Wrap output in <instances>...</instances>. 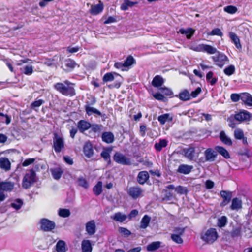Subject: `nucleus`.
Wrapping results in <instances>:
<instances>
[{
    "instance_id": "f257e3e1",
    "label": "nucleus",
    "mask_w": 252,
    "mask_h": 252,
    "mask_svg": "<svg viewBox=\"0 0 252 252\" xmlns=\"http://www.w3.org/2000/svg\"><path fill=\"white\" fill-rule=\"evenodd\" d=\"M75 84L66 80L63 82H58L54 85V88L62 94L69 97L76 95Z\"/></svg>"
},
{
    "instance_id": "f03ea898",
    "label": "nucleus",
    "mask_w": 252,
    "mask_h": 252,
    "mask_svg": "<svg viewBox=\"0 0 252 252\" xmlns=\"http://www.w3.org/2000/svg\"><path fill=\"white\" fill-rule=\"evenodd\" d=\"M218 237V233L215 228H210L201 235V239L206 243L209 244H213Z\"/></svg>"
},
{
    "instance_id": "7ed1b4c3",
    "label": "nucleus",
    "mask_w": 252,
    "mask_h": 252,
    "mask_svg": "<svg viewBox=\"0 0 252 252\" xmlns=\"http://www.w3.org/2000/svg\"><path fill=\"white\" fill-rule=\"evenodd\" d=\"M36 182V173L33 169H31L29 173H26L22 180V187L25 189L30 188Z\"/></svg>"
},
{
    "instance_id": "20e7f679",
    "label": "nucleus",
    "mask_w": 252,
    "mask_h": 252,
    "mask_svg": "<svg viewBox=\"0 0 252 252\" xmlns=\"http://www.w3.org/2000/svg\"><path fill=\"white\" fill-rule=\"evenodd\" d=\"M182 154L189 160H195L199 157V152H196V147L189 146L188 148H184Z\"/></svg>"
},
{
    "instance_id": "39448f33",
    "label": "nucleus",
    "mask_w": 252,
    "mask_h": 252,
    "mask_svg": "<svg viewBox=\"0 0 252 252\" xmlns=\"http://www.w3.org/2000/svg\"><path fill=\"white\" fill-rule=\"evenodd\" d=\"M53 140L52 147L56 153H60L64 149V141L63 137L60 136L57 133H55Z\"/></svg>"
},
{
    "instance_id": "423d86ee",
    "label": "nucleus",
    "mask_w": 252,
    "mask_h": 252,
    "mask_svg": "<svg viewBox=\"0 0 252 252\" xmlns=\"http://www.w3.org/2000/svg\"><path fill=\"white\" fill-rule=\"evenodd\" d=\"M216 56L212 57L213 61L215 63L217 66L222 68L225 64L229 63L228 58L224 54L219 51Z\"/></svg>"
},
{
    "instance_id": "0eeeda50",
    "label": "nucleus",
    "mask_w": 252,
    "mask_h": 252,
    "mask_svg": "<svg viewBox=\"0 0 252 252\" xmlns=\"http://www.w3.org/2000/svg\"><path fill=\"white\" fill-rule=\"evenodd\" d=\"M40 229L43 231H51L56 227L55 223L46 218H43L40 220Z\"/></svg>"
},
{
    "instance_id": "6e6552de",
    "label": "nucleus",
    "mask_w": 252,
    "mask_h": 252,
    "mask_svg": "<svg viewBox=\"0 0 252 252\" xmlns=\"http://www.w3.org/2000/svg\"><path fill=\"white\" fill-rule=\"evenodd\" d=\"M113 160L117 163L124 165H130V159L122 153L116 152L113 156Z\"/></svg>"
},
{
    "instance_id": "1a4fd4ad",
    "label": "nucleus",
    "mask_w": 252,
    "mask_h": 252,
    "mask_svg": "<svg viewBox=\"0 0 252 252\" xmlns=\"http://www.w3.org/2000/svg\"><path fill=\"white\" fill-rule=\"evenodd\" d=\"M234 119L240 123L250 121L252 119V114L246 110H244L235 114Z\"/></svg>"
},
{
    "instance_id": "9d476101",
    "label": "nucleus",
    "mask_w": 252,
    "mask_h": 252,
    "mask_svg": "<svg viewBox=\"0 0 252 252\" xmlns=\"http://www.w3.org/2000/svg\"><path fill=\"white\" fill-rule=\"evenodd\" d=\"M220 195L223 199L222 201L220 204V206L221 207H224L231 201L232 192L230 191L222 190L220 192Z\"/></svg>"
},
{
    "instance_id": "9b49d317",
    "label": "nucleus",
    "mask_w": 252,
    "mask_h": 252,
    "mask_svg": "<svg viewBox=\"0 0 252 252\" xmlns=\"http://www.w3.org/2000/svg\"><path fill=\"white\" fill-rule=\"evenodd\" d=\"M104 9V4L101 1H99V3L97 4H92L89 9V13L92 15H97L101 13Z\"/></svg>"
},
{
    "instance_id": "f8f14e48",
    "label": "nucleus",
    "mask_w": 252,
    "mask_h": 252,
    "mask_svg": "<svg viewBox=\"0 0 252 252\" xmlns=\"http://www.w3.org/2000/svg\"><path fill=\"white\" fill-rule=\"evenodd\" d=\"M174 231L177 234H171V239L177 244H182L183 243V240L181 237V235H182L184 233V229L177 227L175 229Z\"/></svg>"
},
{
    "instance_id": "ddd939ff",
    "label": "nucleus",
    "mask_w": 252,
    "mask_h": 252,
    "mask_svg": "<svg viewBox=\"0 0 252 252\" xmlns=\"http://www.w3.org/2000/svg\"><path fill=\"white\" fill-rule=\"evenodd\" d=\"M127 193L132 198L137 199L142 194V190L139 187H131L128 189Z\"/></svg>"
},
{
    "instance_id": "4468645a",
    "label": "nucleus",
    "mask_w": 252,
    "mask_h": 252,
    "mask_svg": "<svg viewBox=\"0 0 252 252\" xmlns=\"http://www.w3.org/2000/svg\"><path fill=\"white\" fill-rule=\"evenodd\" d=\"M205 155V161L212 162L215 160V158L217 156V154L216 151H214L212 148H207L204 152Z\"/></svg>"
},
{
    "instance_id": "2eb2a0df",
    "label": "nucleus",
    "mask_w": 252,
    "mask_h": 252,
    "mask_svg": "<svg viewBox=\"0 0 252 252\" xmlns=\"http://www.w3.org/2000/svg\"><path fill=\"white\" fill-rule=\"evenodd\" d=\"M149 174L147 171H141L139 172L137 176V181L140 185H144L149 179Z\"/></svg>"
},
{
    "instance_id": "dca6fc26",
    "label": "nucleus",
    "mask_w": 252,
    "mask_h": 252,
    "mask_svg": "<svg viewBox=\"0 0 252 252\" xmlns=\"http://www.w3.org/2000/svg\"><path fill=\"white\" fill-rule=\"evenodd\" d=\"M91 127V124L85 120H81L77 123V128L81 133H84Z\"/></svg>"
},
{
    "instance_id": "f3484780",
    "label": "nucleus",
    "mask_w": 252,
    "mask_h": 252,
    "mask_svg": "<svg viewBox=\"0 0 252 252\" xmlns=\"http://www.w3.org/2000/svg\"><path fill=\"white\" fill-rule=\"evenodd\" d=\"M83 152L88 158H91L94 155V148L91 143L86 142L83 147Z\"/></svg>"
},
{
    "instance_id": "a211bd4d",
    "label": "nucleus",
    "mask_w": 252,
    "mask_h": 252,
    "mask_svg": "<svg viewBox=\"0 0 252 252\" xmlns=\"http://www.w3.org/2000/svg\"><path fill=\"white\" fill-rule=\"evenodd\" d=\"M77 65L76 62L71 59H67L64 61V69L67 72L72 71Z\"/></svg>"
},
{
    "instance_id": "6ab92c4d",
    "label": "nucleus",
    "mask_w": 252,
    "mask_h": 252,
    "mask_svg": "<svg viewBox=\"0 0 252 252\" xmlns=\"http://www.w3.org/2000/svg\"><path fill=\"white\" fill-rule=\"evenodd\" d=\"M86 230L89 235H93L96 232V225L94 220H91L86 224Z\"/></svg>"
},
{
    "instance_id": "aec40b11",
    "label": "nucleus",
    "mask_w": 252,
    "mask_h": 252,
    "mask_svg": "<svg viewBox=\"0 0 252 252\" xmlns=\"http://www.w3.org/2000/svg\"><path fill=\"white\" fill-rule=\"evenodd\" d=\"M164 83V80L159 75H156L152 81L151 84L155 88H161Z\"/></svg>"
},
{
    "instance_id": "412c9836",
    "label": "nucleus",
    "mask_w": 252,
    "mask_h": 252,
    "mask_svg": "<svg viewBox=\"0 0 252 252\" xmlns=\"http://www.w3.org/2000/svg\"><path fill=\"white\" fill-rule=\"evenodd\" d=\"M112 151L111 148H105L100 154L101 157L103 158L104 160L107 163L108 165L111 163V156L110 153Z\"/></svg>"
},
{
    "instance_id": "4be33fe9",
    "label": "nucleus",
    "mask_w": 252,
    "mask_h": 252,
    "mask_svg": "<svg viewBox=\"0 0 252 252\" xmlns=\"http://www.w3.org/2000/svg\"><path fill=\"white\" fill-rule=\"evenodd\" d=\"M176 97L183 101H187L191 99L190 93L187 89L182 90L178 95H176Z\"/></svg>"
},
{
    "instance_id": "5701e85b",
    "label": "nucleus",
    "mask_w": 252,
    "mask_h": 252,
    "mask_svg": "<svg viewBox=\"0 0 252 252\" xmlns=\"http://www.w3.org/2000/svg\"><path fill=\"white\" fill-rule=\"evenodd\" d=\"M101 137L102 141L107 144L113 143L115 139L114 135L111 132H104Z\"/></svg>"
},
{
    "instance_id": "b1692460",
    "label": "nucleus",
    "mask_w": 252,
    "mask_h": 252,
    "mask_svg": "<svg viewBox=\"0 0 252 252\" xmlns=\"http://www.w3.org/2000/svg\"><path fill=\"white\" fill-rule=\"evenodd\" d=\"M230 208L232 210L238 211L239 209H241L242 208V200L237 197L233 198Z\"/></svg>"
},
{
    "instance_id": "393cba45",
    "label": "nucleus",
    "mask_w": 252,
    "mask_h": 252,
    "mask_svg": "<svg viewBox=\"0 0 252 252\" xmlns=\"http://www.w3.org/2000/svg\"><path fill=\"white\" fill-rule=\"evenodd\" d=\"M229 37L237 49H242V46L240 43V39L235 33L233 32H229Z\"/></svg>"
},
{
    "instance_id": "a878e982",
    "label": "nucleus",
    "mask_w": 252,
    "mask_h": 252,
    "mask_svg": "<svg viewBox=\"0 0 252 252\" xmlns=\"http://www.w3.org/2000/svg\"><path fill=\"white\" fill-rule=\"evenodd\" d=\"M193 168L192 166L187 164H181L179 166L177 172L181 174H189Z\"/></svg>"
},
{
    "instance_id": "bb28decb",
    "label": "nucleus",
    "mask_w": 252,
    "mask_h": 252,
    "mask_svg": "<svg viewBox=\"0 0 252 252\" xmlns=\"http://www.w3.org/2000/svg\"><path fill=\"white\" fill-rule=\"evenodd\" d=\"M82 252H92V246L91 241L89 240H83L81 243Z\"/></svg>"
},
{
    "instance_id": "cd10ccee",
    "label": "nucleus",
    "mask_w": 252,
    "mask_h": 252,
    "mask_svg": "<svg viewBox=\"0 0 252 252\" xmlns=\"http://www.w3.org/2000/svg\"><path fill=\"white\" fill-rule=\"evenodd\" d=\"M127 218L126 215L123 214L122 213L120 212L115 213L114 215L111 216V219L120 222H123Z\"/></svg>"
},
{
    "instance_id": "c85d7f7f",
    "label": "nucleus",
    "mask_w": 252,
    "mask_h": 252,
    "mask_svg": "<svg viewBox=\"0 0 252 252\" xmlns=\"http://www.w3.org/2000/svg\"><path fill=\"white\" fill-rule=\"evenodd\" d=\"M215 149L216 152H217L225 158L228 159L230 158L229 152L223 147L220 146H217L215 147Z\"/></svg>"
},
{
    "instance_id": "c756f323",
    "label": "nucleus",
    "mask_w": 252,
    "mask_h": 252,
    "mask_svg": "<svg viewBox=\"0 0 252 252\" xmlns=\"http://www.w3.org/2000/svg\"><path fill=\"white\" fill-rule=\"evenodd\" d=\"M158 119L161 125H164L166 122H172L173 121V117L171 116L169 113H165L159 116Z\"/></svg>"
},
{
    "instance_id": "7c9ffc66",
    "label": "nucleus",
    "mask_w": 252,
    "mask_h": 252,
    "mask_svg": "<svg viewBox=\"0 0 252 252\" xmlns=\"http://www.w3.org/2000/svg\"><path fill=\"white\" fill-rule=\"evenodd\" d=\"M220 140L225 145L227 146H231L232 141L231 139L228 137L224 131H221L220 133Z\"/></svg>"
},
{
    "instance_id": "2f4dec72",
    "label": "nucleus",
    "mask_w": 252,
    "mask_h": 252,
    "mask_svg": "<svg viewBox=\"0 0 252 252\" xmlns=\"http://www.w3.org/2000/svg\"><path fill=\"white\" fill-rule=\"evenodd\" d=\"M195 30L192 28H188L187 30L184 28H181L179 30L178 32L182 34H185L188 39H190L193 35L194 34Z\"/></svg>"
},
{
    "instance_id": "473e14b6",
    "label": "nucleus",
    "mask_w": 252,
    "mask_h": 252,
    "mask_svg": "<svg viewBox=\"0 0 252 252\" xmlns=\"http://www.w3.org/2000/svg\"><path fill=\"white\" fill-rule=\"evenodd\" d=\"M85 109L86 114L88 116H91L93 114H95L99 116H103L102 113L99 110L95 108L90 107L89 105H85Z\"/></svg>"
},
{
    "instance_id": "72a5a7b5",
    "label": "nucleus",
    "mask_w": 252,
    "mask_h": 252,
    "mask_svg": "<svg viewBox=\"0 0 252 252\" xmlns=\"http://www.w3.org/2000/svg\"><path fill=\"white\" fill-rule=\"evenodd\" d=\"M241 100L246 104L252 106V96L248 93H243L241 95Z\"/></svg>"
},
{
    "instance_id": "f704fd0d",
    "label": "nucleus",
    "mask_w": 252,
    "mask_h": 252,
    "mask_svg": "<svg viewBox=\"0 0 252 252\" xmlns=\"http://www.w3.org/2000/svg\"><path fill=\"white\" fill-rule=\"evenodd\" d=\"M168 145V141L165 139H160L158 142L154 145V148L157 152H160L163 148L166 147Z\"/></svg>"
},
{
    "instance_id": "c9c22d12",
    "label": "nucleus",
    "mask_w": 252,
    "mask_h": 252,
    "mask_svg": "<svg viewBox=\"0 0 252 252\" xmlns=\"http://www.w3.org/2000/svg\"><path fill=\"white\" fill-rule=\"evenodd\" d=\"M138 4L137 2L131 1L129 0H124L121 5V9L123 11L127 10L129 7H132L135 5Z\"/></svg>"
},
{
    "instance_id": "e433bc0d",
    "label": "nucleus",
    "mask_w": 252,
    "mask_h": 252,
    "mask_svg": "<svg viewBox=\"0 0 252 252\" xmlns=\"http://www.w3.org/2000/svg\"><path fill=\"white\" fill-rule=\"evenodd\" d=\"M161 242H153L148 245L146 247V250L148 252H154L158 249L161 246Z\"/></svg>"
},
{
    "instance_id": "4c0bfd02",
    "label": "nucleus",
    "mask_w": 252,
    "mask_h": 252,
    "mask_svg": "<svg viewBox=\"0 0 252 252\" xmlns=\"http://www.w3.org/2000/svg\"><path fill=\"white\" fill-rule=\"evenodd\" d=\"M50 171L53 177L56 180L60 179L63 172V171L60 167L51 168Z\"/></svg>"
},
{
    "instance_id": "58836bf2",
    "label": "nucleus",
    "mask_w": 252,
    "mask_h": 252,
    "mask_svg": "<svg viewBox=\"0 0 252 252\" xmlns=\"http://www.w3.org/2000/svg\"><path fill=\"white\" fill-rule=\"evenodd\" d=\"M151 221V217L147 215H145L141 219L140 227L146 229L149 225Z\"/></svg>"
},
{
    "instance_id": "ea45409f",
    "label": "nucleus",
    "mask_w": 252,
    "mask_h": 252,
    "mask_svg": "<svg viewBox=\"0 0 252 252\" xmlns=\"http://www.w3.org/2000/svg\"><path fill=\"white\" fill-rule=\"evenodd\" d=\"M11 163L10 161L6 158L0 159V167L2 169L9 170L10 169Z\"/></svg>"
},
{
    "instance_id": "a19ab883",
    "label": "nucleus",
    "mask_w": 252,
    "mask_h": 252,
    "mask_svg": "<svg viewBox=\"0 0 252 252\" xmlns=\"http://www.w3.org/2000/svg\"><path fill=\"white\" fill-rule=\"evenodd\" d=\"M114 74L116 75H119V74L113 72H107L105 74L102 78L103 82L106 83L113 81L114 80Z\"/></svg>"
},
{
    "instance_id": "79ce46f5",
    "label": "nucleus",
    "mask_w": 252,
    "mask_h": 252,
    "mask_svg": "<svg viewBox=\"0 0 252 252\" xmlns=\"http://www.w3.org/2000/svg\"><path fill=\"white\" fill-rule=\"evenodd\" d=\"M214 73L210 71L206 74V80L211 85H214L218 81V78L216 77H213Z\"/></svg>"
},
{
    "instance_id": "37998d69",
    "label": "nucleus",
    "mask_w": 252,
    "mask_h": 252,
    "mask_svg": "<svg viewBox=\"0 0 252 252\" xmlns=\"http://www.w3.org/2000/svg\"><path fill=\"white\" fill-rule=\"evenodd\" d=\"M66 244L64 241L59 240L56 245L57 252H66Z\"/></svg>"
},
{
    "instance_id": "c03bdc74",
    "label": "nucleus",
    "mask_w": 252,
    "mask_h": 252,
    "mask_svg": "<svg viewBox=\"0 0 252 252\" xmlns=\"http://www.w3.org/2000/svg\"><path fill=\"white\" fill-rule=\"evenodd\" d=\"M93 192L96 196L99 195L102 192V183L98 181L93 188Z\"/></svg>"
},
{
    "instance_id": "a18cd8bd",
    "label": "nucleus",
    "mask_w": 252,
    "mask_h": 252,
    "mask_svg": "<svg viewBox=\"0 0 252 252\" xmlns=\"http://www.w3.org/2000/svg\"><path fill=\"white\" fill-rule=\"evenodd\" d=\"M159 90L164 96L165 95L170 98L173 97V92L170 89L164 86L160 88Z\"/></svg>"
},
{
    "instance_id": "49530a36",
    "label": "nucleus",
    "mask_w": 252,
    "mask_h": 252,
    "mask_svg": "<svg viewBox=\"0 0 252 252\" xmlns=\"http://www.w3.org/2000/svg\"><path fill=\"white\" fill-rule=\"evenodd\" d=\"M136 63V61L133 56L129 55L124 62V67H128Z\"/></svg>"
},
{
    "instance_id": "de8ad7c7",
    "label": "nucleus",
    "mask_w": 252,
    "mask_h": 252,
    "mask_svg": "<svg viewBox=\"0 0 252 252\" xmlns=\"http://www.w3.org/2000/svg\"><path fill=\"white\" fill-rule=\"evenodd\" d=\"M227 223V218L225 216H222L218 219L217 226L220 228L224 227Z\"/></svg>"
},
{
    "instance_id": "09e8293b",
    "label": "nucleus",
    "mask_w": 252,
    "mask_h": 252,
    "mask_svg": "<svg viewBox=\"0 0 252 252\" xmlns=\"http://www.w3.org/2000/svg\"><path fill=\"white\" fill-rule=\"evenodd\" d=\"M23 204V200L21 199H16L14 202L11 203V207L15 209L16 210H19Z\"/></svg>"
},
{
    "instance_id": "8fccbe9b",
    "label": "nucleus",
    "mask_w": 252,
    "mask_h": 252,
    "mask_svg": "<svg viewBox=\"0 0 252 252\" xmlns=\"http://www.w3.org/2000/svg\"><path fill=\"white\" fill-rule=\"evenodd\" d=\"M234 138L237 140H241L244 136L243 130L241 128H237L234 131Z\"/></svg>"
},
{
    "instance_id": "3c124183",
    "label": "nucleus",
    "mask_w": 252,
    "mask_h": 252,
    "mask_svg": "<svg viewBox=\"0 0 252 252\" xmlns=\"http://www.w3.org/2000/svg\"><path fill=\"white\" fill-rule=\"evenodd\" d=\"M11 117L7 114H4L0 112V122L1 123H5L7 125L11 122Z\"/></svg>"
},
{
    "instance_id": "603ef678",
    "label": "nucleus",
    "mask_w": 252,
    "mask_h": 252,
    "mask_svg": "<svg viewBox=\"0 0 252 252\" xmlns=\"http://www.w3.org/2000/svg\"><path fill=\"white\" fill-rule=\"evenodd\" d=\"M204 49V52H206L209 54H213L218 52L216 48L208 44H205Z\"/></svg>"
},
{
    "instance_id": "864d4df0",
    "label": "nucleus",
    "mask_w": 252,
    "mask_h": 252,
    "mask_svg": "<svg viewBox=\"0 0 252 252\" xmlns=\"http://www.w3.org/2000/svg\"><path fill=\"white\" fill-rule=\"evenodd\" d=\"M235 71V66L233 65H230L224 69L223 72L225 75L231 76L234 73Z\"/></svg>"
},
{
    "instance_id": "5fc2aeb1",
    "label": "nucleus",
    "mask_w": 252,
    "mask_h": 252,
    "mask_svg": "<svg viewBox=\"0 0 252 252\" xmlns=\"http://www.w3.org/2000/svg\"><path fill=\"white\" fill-rule=\"evenodd\" d=\"M237 10V8L233 5H228L224 8V11L230 14H235Z\"/></svg>"
},
{
    "instance_id": "6e6d98bb",
    "label": "nucleus",
    "mask_w": 252,
    "mask_h": 252,
    "mask_svg": "<svg viewBox=\"0 0 252 252\" xmlns=\"http://www.w3.org/2000/svg\"><path fill=\"white\" fill-rule=\"evenodd\" d=\"M175 191L179 194H187L188 192L187 188L181 185L176 188Z\"/></svg>"
},
{
    "instance_id": "4d7b16f0",
    "label": "nucleus",
    "mask_w": 252,
    "mask_h": 252,
    "mask_svg": "<svg viewBox=\"0 0 252 252\" xmlns=\"http://www.w3.org/2000/svg\"><path fill=\"white\" fill-rule=\"evenodd\" d=\"M22 72L26 75H31L33 72V67L32 65H26L23 67Z\"/></svg>"
},
{
    "instance_id": "13d9d810",
    "label": "nucleus",
    "mask_w": 252,
    "mask_h": 252,
    "mask_svg": "<svg viewBox=\"0 0 252 252\" xmlns=\"http://www.w3.org/2000/svg\"><path fill=\"white\" fill-rule=\"evenodd\" d=\"M78 185L84 188V189H88L89 187V183L87 180L83 177H80L78 179Z\"/></svg>"
},
{
    "instance_id": "bf43d9fd",
    "label": "nucleus",
    "mask_w": 252,
    "mask_h": 252,
    "mask_svg": "<svg viewBox=\"0 0 252 252\" xmlns=\"http://www.w3.org/2000/svg\"><path fill=\"white\" fill-rule=\"evenodd\" d=\"M153 97L156 100L161 101L162 102H166L167 101V99L166 97L164 96L162 94L159 93H156L153 94Z\"/></svg>"
},
{
    "instance_id": "052dcab7",
    "label": "nucleus",
    "mask_w": 252,
    "mask_h": 252,
    "mask_svg": "<svg viewBox=\"0 0 252 252\" xmlns=\"http://www.w3.org/2000/svg\"><path fill=\"white\" fill-rule=\"evenodd\" d=\"M242 229L240 227L234 228L231 232V236L232 238L238 237L241 236Z\"/></svg>"
},
{
    "instance_id": "680f3d73",
    "label": "nucleus",
    "mask_w": 252,
    "mask_h": 252,
    "mask_svg": "<svg viewBox=\"0 0 252 252\" xmlns=\"http://www.w3.org/2000/svg\"><path fill=\"white\" fill-rule=\"evenodd\" d=\"M70 212L67 209H60L59 211V215L63 218H66L70 216Z\"/></svg>"
},
{
    "instance_id": "e2e57ef3",
    "label": "nucleus",
    "mask_w": 252,
    "mask_h": 252,
    "mask_svg": "<svg viewBox=\"0 0 252 252\" xmlns=\"http://www.w3.org/2000/svg\"><path fill=\"white\" fill-rule=\"evenodd\" d=\"M119 232L125 237H128L131 234L130 230L126 228L120 227L119 228Z\"/></svg>"
},
{
    "instance_id": "0e129e2a",
    "label": "nucleus",
    "mask_w": 252,
    "mask_h": 252,
    "mask_svg": "<svg viewBox=\"0 0 252 252\" xmlns=\"http://www.w3.org/2000/svg\"><path fill=\"white\" fill-rule=\"evenodd\" d=\"M210 35H217L220 37H222L223 36V33L221 31L220 29L219 28H215L213 29L210 33L209 34Z\"/></svg>"
},
{
    "instance_id": "69168bd1",
    "label": "nucleus",
    "mask_w": 252,
    "mask_h": 252,
    "mask_svg": "<svg viewBox=\"0 0 252 252\" xmlns=\"http://www.w3.org/2000/svg\"><path fill=\"white\" fill-rule=\"evenodd\" d=\"M201 92V88L199 87H197L194 91H192L191 93H190V99L197 97Z\"/></svg>"
},
{
    "instance_id": "338daca9",
    "label": "nucleus",
    "mask_w": 252,
    "mask_h": 252,
    "mask_svg": "<svg viewBox=\"0 0 252 252\" xmlns=\"http://www.w3.org/2000/svg\"><path fill=\"white\" fill-rule=\"evenodd\" d=\"M44 103V101L42 99H39L33 101L31 105V108H34L40 107Z\"/></svg>"
},
{
    "instance_id": "774afa93",
    "label": "nucleus",
    "mask_w": 252,
    "mask_h": 252,
    "mask_svg": "<svg viewBox=\"0 0 252 252\" xmlns=\"http://www.w3.org/2000/svg\"><path fill=\"white\" fill-rule=\"evenodd\" d=\"M102 127L101 125H99L98 124H93L91 125V130L94 133L99 132L101 130V128Z\"/></svg>"
}]
</instances>
